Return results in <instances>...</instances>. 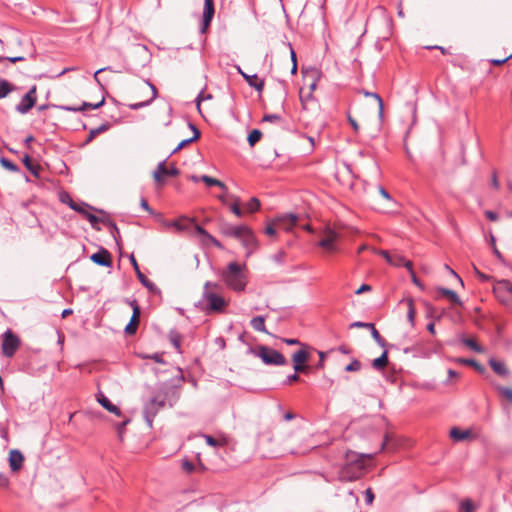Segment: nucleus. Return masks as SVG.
Wrapping results in <instances>:
<instances>
[{
    "label": "nucleus",
    "mask_w": 512,
    "mask_h": 512,
    "mask_svg": "<svg viewBox=\"0 0 512 512\" xmlns=\"http://www.w3.org/2000/svg\"><path fill=\"white\" fill-rule=\"evenodd\" d=\"M220 289L221 286L216 282L204 283L200 305L206 314L223 313L228 307L229 301L218 293Z\"/></svg>",
    "instance_id": "f257e3e1"
},
{
    "label": "nucleus",
    "mask_w": 512,
    "mask_h": 512,
    "mask_svg": "<svg viewBox=\"0 0 512 512\" xmlns=\"http://www.w3.org/2000/svg\"><path fill=\"white\" fill-rule=\"evenodd\" d=\"M347 462L338 471V480L341 482H353L360 479L366 472L362 455L354 452L347 453Z\"/></svg>",
    "instance_id": "f03ea898"
},
{
    "label": "nucleus",
    "mask_w": 512,
    "mask_h": 512,
    "mask_svg": "<svg viewBox=\"0 0 512 512\" xmlns=\"http://www.w3.org/2000/svg\"><path fill=\"white\" fill-rule=\"evenodd\" d=\"M221 278L227 288L235 292L244 291L247 285L245 265H241L237 262H230L227 267L222 270Z\"/></svg>",
    "instance_id": "7ed1b4c3"
},
{
    "label": "nucleus",
    "mask_w": 512,
    "mask_h": 512,
    "mask_svg": "<svg viewBox=\"0 0 512 512\" xmlns=\"http://www.w3.org/2000/svg\"><path fill=\"white\" fill-rule=\"evenodd\" d=\"M169 392L157 393L143 406V417L149 428L153 427V420L159 411L165 407Z\"/></svg>",
    "instance_id": "20e7f679"
},
{
    "label": "nucleus",
    "mask_w": 512,
    "mask_h": 512,
    "mask_svg": "<svg viewBox=\"0 0 512 512\" xmlns=\"http://www.w3.org/2000/svg\"><path fill=\"white\" fill-rule=\"evenodd\" d=\"M250 352L256 357L261 358L266 365L283 366L287 363L286 358L279 351L260 345L256 348H250Z\"/></svg>",
    "instance_id": "39448f33"
},
{
    "label": "nucleus",
    "mask_w": 512,
    "mask_h": 512,
    "mask_svg": "<svg viewBox=\"0 0 512 512\" xmlns=\"http://www.w3.org/2000/svg\"><path fill=\"white\" fill-rule=\"evenodd\" d=\"M493 292L501 303L512 310V283L509 280L497 281L493 286Z\"/></svg>",
    "instance_id": "423d86ee"
},
{
    "label": "nucleus",
    "mask_w": 512,
    "mask_h": 512,
    "mask_svg": "<svg viewBox=\"0 0 512 512\" xmlns=\"http://www.w3.org/2000/svg\"><path fill=\"white\" fill-rule=\"evenodd\" d=\"M19 346H20L19 337L16 334H14L10 329L6 330L3 334V341H2L3 354L6 357L11 358L15 355Z\"/></svg>",
    "instance_id": "0eeeda50"
},
{
    "label": "nucleus",
    "mask_w": 512,
    "mask_h": 512,
    "mask_svg": "<svg viewBox=\"0 0 512 512\" xmlns=\"http://www.w3.org/2000/svg\"><path fill=\"white\" fill-rule=\"evenodd\" d=\"M37 101L36 86H32L29 91L22 97L20 102L16 105V111L21 114H26L35 105Z\"/></svg>",
    "instance_id": "6e6552de"
},
{
    "label": "nucleus",
    "mask_w": 512,
    "mask_h": 512,
    "mask_svg": "<svg viewBox=\"0 0 512 512\" xmlns=\"http://www.w3.org/2000/svg\"><path fill=\"white\" fill-rule=\"evenodd\" d=\"M72 210L81 214L84 218H86L93 229L99 231L101 228L99 227L100 218L90 212V210H95L92 206L85 202H81L79 207L72 206Z\"/></svg>",
    "instance_id": "1a4fd4ad"
},
{
    "label": "nucleus",
    "mask_w": 512,
    "mask_h": 512,
    "mask_svg": "<svg viewBox=\"0 0 512 512\" xmlns=\"http://www.w3.org/2000/svg\"><path fill=\"white\" fill-rule=\"evenodd\" d=\"M180 174L179 169L176 166L167 167L165 161L160 162L154 171V179L157 183L164 182V176L176 177Z\"/></svg>",
    "instance_id": "9d476101"
},
{
    "label": "nucleus",
    "mask_w": 512,
    "mask_h": 512,
    "mask_svg": "<svg viewBox=\"0 0 512 512\" xmlns=\"http://www.w3.org/2000/svg\"><path fill=\"white\" fill-rule=\"evenodd\" d=\"M130 306L132 307L133 314L131 316V319L129 323L126 325L124 332L127 335H133L136 333L138 325H139V318L141 314V309L136 300H132L129 302Z\"/></svg>",
    "instance_id": "9b49d317"
},
{
    "label": "nucleus",
    "mask_w": 512,
    "mask_h": 512,
    "mask_svg": "<svg viewBox=\"0 0 512 512\" xmlns=\"http://www.w3.org/2000/svg\"><path fill=\"white\" fill-rule=\"evenodd\" d=\"M215 13L214 1L213 0H204V9L202 15V24L200 27V32L204 34L208 27L210 26L213 16Z\"/></svg>",
    "instance_id": "f8f14e48"
},
{
    "label": "nucleus",
    "mask_w": 512,
    "mask_h": 512,
    "mask_svg": "<svg viewBox=\"0 0 512 512\" xmlns=\"http://www.w3.org/2000/svg\"><path fill=\"white\" fill-rule=\"evenodd\" d=\"M129 260L135 270V273H136L137 278L140 281V283L151 292H159V289L157 288V286L152 281H150L143 274V272L140 271L139 265H138L136 258L133 254L130 255Z\"/></svg>",
    "instance_id": "ddd939ff"
},
{
    "label": "nucleus",
    "mask_w": 512,
    "mask_h": 512,
    "mask_svg": "<svg viewBox=\"0 0 512 512\" xmlns=\"http://www.w3.org/2000/svg\"><path fill=\"white\" fill-rule=\"evenodd\" d=\"M298 222V215L294 213H285L282 215H279L275 219V223L277 226L281 229H284L286 231L292 230L294 226H296Z\"/></svg>",
    "instance_id": "4468645a"
},
{
    "label": "nucleus",
    "mask_w": 512,
    "mask_h": 512,
    "mask_svg": "<svg viewBox=\"0 0 512 512\" xmlns=\"http://www.w3.org/2000/svg\"><path fill=\"white\" fill-rule=\"evenodd\" d=\"M92 262L99 266L103 267H111L112 266V257L110 252L101 247L96 253L90 256Z\"/></svg>",
    "instance_id": "2eb2a0df"
},
{
    "label": "nucleus",
    "mask_w": 512,
    "mask_h": 512,
    "mask_svg": "<svg viewBox=\"0 0 512 512\" xmlns=\"http://www.w3.org/2000/svg\"><path fill=\"white\" fill-rule=\"evenodd\" d=\"M309 359V353L304 350L300 349L296 351L292 355V361L294 363L293 368L295 372H304L307 370V366L304 365L305 362H307Z\"/></svg>",
    "instance_id": "dca6fc26"
},
{
    "label": "nucleus",
    "mask_w": 512,
    "mask_h": 512,
    "mask_svg": "<svg viewBox=\"0 0 512 512\" xmlns=\"http://www.w3.org/2000/svg\"><path fill=\"white\" fill-rule=\"evenodd\" d=\"M105 103V98L102 97V99L95 104L89 103V102H83L81 106H68V105H56L55 107L63 110V111H71V112H80L84 111L86 109H98L101 106H103Z\"/></svg>",
    "instance_id": "f3484780"
},
{
    "label": "nucleus",
    "mask_w": 512,
    "mask_h": 512,
    "mask_svg": "<svg viewBox=\"0 0 512 512\" xmlns=\"http://www.w3.org/2000/svg\"><path fill=\"white\" fill-rule=\"evenodd\" d=\"M304 78L308 83V91L312 93L316 90L318 81L321 78V72L317 68H310L304 72Z\"/></svg>",
    "instance_id": "a211bd4d"
},
{
    "label": "nucleus",
    "mask_w": 512,
    "mask_h": 512,
    "mask_svg": "<svg viewBox=\"0 0 512 512\" xmlns=\"http://www.w3.org/2000/svg\"><path fill=\"white\" fill-rule=\"evenodd\" d=\"M238 72L241 76L246 80L248 85L254 88L258 92H262L265 86V81L263 79H258L257 74L249 75L242 71L240 67H238Z\"/></svg>",
    "instance_id": "6ab92c4d"
},
{
    "label": "nucleus",
    "mask_w": 512,
    "mask_h": 512,
    "mask_svg": "<svg viewBox=\"0 0 512 512\" xmlns=\"http://www.w3.org/2000/svg\"><path fill=\"white\" fill-rule=\"evenodd\" d=\"M8 461H9V466H10L11 470L13 472H17L23 466L24 456L21 453V451H19L17 449H13L9 453Z\"/></svg>",
    "instance_id": "aec40b11"
},
{
    "label": "nucleus",
    "mask_w": 512,
    "mask_h": 512,
    "mask_svg": "<svg viewBox=\"0 0 512 512\" xmlns=\"http://www.w3.org/2000/svg\"><path fill=\"white\" fill-rule=\"evenodd\" d=\"M488 363H489V366L491 367V369L497 375L504 377V378H507L510 376V374H511L510 370L508 369V367L506 366V364L503 361L497 360L495 358H490Z\"/></svg>",
    "instance_id": "412c9836"
},
{
    "label": "nucleus",
    "mask_w": 512,
    "mask_h": 512,
    "mask_svg": "<svg viewBox=\"0 0 512 512\" xmlns=\"http://www.w3.org/2000/svg\"><path fill=\"white\" fill-rule=\"evenodd\" d=\"M337 234L333 231H329L328 235L324 238H322L318 245L324 249H326L329 252H336L337 247L335 245V241L337 240Z\"/></svg>",
    "instance_id": "4be33fe9"
},
{
    "label": "nucleus",
    "mask_w": 512,
    "mask_h": 512,
    "mask_svg": "<svg viewBox=\"0 0 512 512\" xmlns=\"http://www.w3.org/2000/svg\"><path fill=\"white\" fill-rule=\"evenodd\" d=\"M97 401L107 411H109L117 416L121 415L120 409L116 405H114L102 392H99L97 394Z\"/></svg>",
    "instance_id": "5701e85b"
},
{
    "label": "nucleus",
    "mask_w": 512,
    "mask_h": 512,
    "mask_svg": "<svg viewBox=\"0 0 512 512\" xmlns=\"http://www.w3.org/2000/svg\"><path fill=\"white\" fill-rule=\"evenodd\" d=\"M247 225H226L223 228V233L226 236L233 237L239 240L240 237L243 236V233L246 231Z\"/></svg>",
    "instance_id": "b1692460"
},
{
    "label": "nucleus",
    "mask_w": 512,
    "mask_h": 512,
    "mask_svg": "<svg viewBox=\"0 0 512 512\" xmlns=\"http://www.w3.org/2000/svg\"><path fill=\"white\" fill-rule=\"evenodd\" d=\"M164 392H169V395L166 399V403H168L170 407H173L180 398V392H179L178 388L175 386L163 387L158 391V393H164Z\"/></svg>",
    "instance_id": "393cba45"
},
{
    "label": "nucleus",
    "mask_w": 512,
    "mask_h": 512,
    "mask_svg": "<svg viewBox=\"0 0 512 512\" xmlns=\"http://www.w3.org/2000/svg\"><path fill=\"white\" fill-rule=\"evenodd\" d=\"M389 264L395 267L404 266L409 272H412V262L405 259V257H403L402 255H392L391 259H389Z\"/></svg>",
    "instance_id": "a878e982"
},
{
    "label": "nucleus",
    "mask_w": 512,
    "mask_h": 512,
    "mask_svg": "<svg viewBox=\"0 0 512 512\" xmlns=\"http://www.w3.org/2000/svg\"><path fill=\"white\" fill-rule=\"evenodd\" d=\"M189 127L193 130V136L191 138H188V139H184L182 140L178 146L172 151V154L180 151L181 149H183L186 145L196 141L197 139H199L200 137V131L196 128V126L192 123H189Z\"/></svg>",
    "instance_id": "bb28decb"
},
{
    "label": "nucleus",
    "mask_w": 512,
    "mask_h": 512,
    "mask_svg": "<svg viewBox=\"0 0 512 512\" xmlns=\"http://www.w3.org/2000/svg\"><path fill=\"white\" fill-rule=\"evenodd\" d=\"M239 240L247 249H252L256 245L255 235L248 226L246 227V231L243 233V236L240 237Z\"/></svg>",
    "instance_id": "cd10ccee"
},
{
    "label": "nucleus",
    "mask_w": 512,
    "mask_h": 512,
    "mask_svg": "<svg viewBox=\"0 0 512 512\" xmlns=\"http://www.w3.org/2000/svg\"><path fill=\"white\" fill-rule=\"evenodd\" d=\"M450 437L455 441H464L473 438V435L470 430H461L458 427H454L450 430Z\"/></svg>",
    "instance_id": "c85d7f7f"
},
{
    "label": "nucleus",
    "mask_w": 512,
    "mask_h": 512,
    "mask_svg": "<svg viewBox=\"0 0 512 512\" xmlns=\"http://www.w3.org/2000/svg\"><path fill=\"white\" fill-rule=\"evenodd\" d=\"M437 291L442 296L447 297L452 303H454L456 305H459V306H462L463 303H462L461 299L459 298L457 293L454 292L453 290L448 289V288L439 287V288H437Z\"/></svg>",
    "instance_id": "c756f323"
},
{
    "label": "nucleus",
    "mask_w": 512,
    "mask_h": 512,
    "mask_svg": "<svg viewBox=\"0 0 512 512\" xmlns=\"http://www.w3.org/2000/svg\"><path fill=\"white\" fill-rule=\"evenodd\" d=\"M231 203H228V207L231 210L233 214H235L237 217L243 216V210L241 209V200L238 196H230Z\"/></svg>",
    "instance_id": "7c9ffc66"
},
{
    "label": "nucleus",
    "mask_w": 512,
    "mask_h": 512,
    "mask_svg": "<svg viewBox=\"0 0 512 512\" xmlns=\"http://www.w3.org/2000/svg\"><path fill=\"white\" fill-rule=\"evenodd\" d=\"M109 128H110L109 123H103L99 127L91 129L89 131V135L85 141V144L92 142L97 135H99L100 133L106 132Z\"/></svg>",
    "instance_id": "2f4dec72"
},
{
    "label": "nucleus",
    "mask_w": 512,
    "mask_h": 512,
    "mask_svg": "<svg viewBox=\"0 0 512 512\" xmlns=\"http://www.w3.org/2000/svg\"><path fill=\"white\" fill-rule=\"evenodd\" d=\"M251 327L258 331V332H264L267 333L266 327H265V318L263 316H256L251 319L250 321Z\"/></svg>",
    "instance_id": "473e14b6"
},
{
    "label": "nucleus",
    "mask_w": 512,
    "mask_h": 512,
    "mask_svg": "<svg viewBox=\"0 0 512 512\" xmlns=\"http://www.w3.org/2000/svg\"><path fill=\"white\" fill-rule=\"evenodd\" d=\"M299 97L302 104V107L304 109L307 108L308 104L310 102L315 101V98L313 96V93L311 91H306L305 88H301L299 91Z\"/></svg>",
    "instance_id": "72a5a7b5"
},
{
    "label": "nucleus",
    "mask_w": 512,
    "mask_h": 512,
    "mask_svg": "<svg viewBox=\"0 0 512 512\" xmlns=\"http://www.w3.org/2000/svg\"><path fill=\"white\" fill-rule=\"evenodd\" d=\"M388 365V354L384 351L380 357L376 358L372 362V367L376 370H383Z\"/></svg>",
    "instance_id": "f704fd0d"
},
{
    "label": "nucleus",
    "mask_w": 512,
    "mask_h": 512,
    "mask_svg": "<svg viewBox=\"0 0 512 512\" xmlns=\"http://www.w3.org/2000/svg\"><path fill=\"white\" fill-rule=\"evenodd\" d=\"M201 181H203L207 186H218L222 190H227V186L222 181L212 178L208 175H202Z\"/></svg>",
    "instance_id": "c9c22d12"
},
{
    "label": "nucleus",
    "mask_w": 512,
    "mask_h": 512,
    "mask_svg": "<svg viewBox=\"0 0 512 512\" xmlns=\"http://www.w3.org/2000/svg\"><path fill=\"white\" fill-rule=\"evenodd\" d=\"M461 342L476 353H483L484 349L474 339L463 337Z\"/></svg>",
    "instance_id": "e433bc0d"
},
{
    "label": "nucleus",
    "mask_w": 512,
    "mask_h": 512,
    "mask_svg": "<svg viewBox=\"0 0 512 512\" xmlns=\"http://www.w3.org/2000/svg\"><path fill=\"white\" fill-rule=\"evenodd\" d=\"M378 191H379L380 195L391 204V207L389 208V210H391V211L394 210L395 207L397 206V202L393 199V197L389 194V192L382 186H379Z\"/></svg>",
    "instance_id": "4c0bfd02"
},
{
    "label": "nucleus",
    "mask_w": 512,
    "mask_h": 512,
    "mask_svg": "<svg viewBox=\"0 0 512 512\" xmlns=\"http://www.w3.org/2000/svg\"><path fill=\"white\" fill-rule=\"evenodd\" d=\"M495 389L504 398H506L509 402L512 403V388L505 387V386H502V385H495Z\"/></svg>",
    "instance_id": "58836bf2"
},
{
    "label": "nucleus",
    "mask_w": 512,
    "mask_h": 512,
    "mask_svg": "<svg viewBox=\"0 0 512 512\" xmlns=\"http://www.w3.org/2000/svg\"><path fill=\"white\" fill-rule=\"evenodd\" d=\"M260 201L256 197H252L247 203H246V210L249 213H254L260 209Z\"/></svg>",
    "instance_id": "ea45409f"
},
{
    "label": "nucleus",
    "mask_w": 512,
    "mask_h": 512,
    "mask_svg": "<svg viewBox=\"0 0 512 512\" xmlns=\"http://www.w3.org/2000/svg\"><path fill=\"white\" fill-rule=\"evenodd\" d=\"M13 86L7 80L0 81V99L6 97L12 90Z\"/></svg>",
    "instance_id": "a19ab883"
},
{
    "label": "nucleus",
    "mask_w": 512,
    "mask_h": 512,
    "mask_svg": "<svg viewBox=\"0 0 512 512\" xmlns=\"http://www.w3.org/2000/svg\"><path fill=\"white\" fill-rule=\"evenodd\" d=\"M262 137V132L258 129H253L248 135V143L250 146H254Z\"/></svg>",
    "instance_id": "79ce46f5"
},
{
    "label": "nucleus",
    "mask_w": 512,
    "mask_h": 512,
    "mask_svg": "<svg viewBox=\"0 0 512 512\" xmlns=\"http://www.w3.org/2000/svg\"><path fill=\"white\" fill-rule=\"evenodd\" d=\"M0 163L4 168L11 172H18L20 170L18 165H16L15 163H13L12 161L5 157L0 158Z\"/></svg>",
    "instance_id": "37998d69"
},
{
    "label": "nucleus",
    "mask_w": 512,
    "mask_h": 512,
    "mask_svg": "<svg viewBox=\"0 0 512 512\" xmlns=\"http://www.w3.org/2000/svg\"><path fill=\"white\" fill-rule=\"evenodd\" d=\"M370 330H371V336L377 342V344L381 347H385L386 340L380 335V333L378 332V330L375 328L374 325L371 327Z\"/></svg>",
    "instance_id": "c03bdc74"
},
{
    "label": "nucleus",
    "mask_w": 512,
    "mask_h": 512,
    "mask_svg": "<svg viewBox=\"0 0 512 512\" xmlns=\"http://www.w3.org/2000/svg\"><path fill=\"white\" fill-rule=\"evenodd\" d=\"M461 363L463 364H466V365H469V366H472L474 369H476L478 372L482 373L485 371V368L483 365H481L480 363H478L476 360L474 359H460L459 360Z\"/></svg>",
    "instance_id": "a18cd8bd"
},
{
    "label": "nucleus",
    "mask_w": 512,
    "mask_h": 512,
    "mask_svg": "<svg viewBox=\"0 0 512 512\" xmlns=\"http://www.w3.org/2000/svg\"><path fill=\"white\" fill-rule=\"evenodd\" d=\"M364 95L367 97H373L378 102L379 115L382 116L383 115V100H382L381 96L375 92H365Z\"/></svg>",
    "instance_id": "49530a36"
},
{
    "label": "nucleus",
    "mask_w": 512,
    "mask_h": 512,
    "mask_svg": "<svg viewBox=\"0 0 512 512\" xmlns=\"http://www.w3.org/2000/svg\"><path fill=\"white\" fill-rule=\"evenodd\" d=\"M170 341L176 349H178V350L180 349L181 336L178 332H175V331L170 332Z\"/></svg>",
    "instance_id": "de8ad7c7"
},
{
    "label": "nucleus",
    "mask_w": 512,
    "mask_h": 512,
    "mask_svg": "<svg viewBox=\"0 0 512 512\" xmlns=\"http://www.w3.org/2000/svg\"><path fill=\"white\" fill-rule=\"evenodd\" d=\"M23 163L25 167L34 175L38 174L37 167L32 164L31 158L28 155H25L23 158Z\"/></svg>",
    "instance_id": "09e8293b"
},
{
    "label": "nucleus",
    "mask_w": 512,
    "mask_h": 512,
    "mask_svg": "<svg viewBox=\"0 0 512 512\" xmlns=\"http://www.w3.org/2000/svg\"><path fill=\"white\" fill-rule=\"evenodd\" d=\"M361 362L357 359L352 360L346 367L345 371L347 372H356L361 369Z\"/></svg>",
    "instance_id": "8fccbe9b"
},
{
    "label": "nucleus",
    "mask_w": 512,
    "mask_h": 512,
    "mask_svg": "<svg viewBox=\"0 0 512 512\" xmlns=\"http://www.w3.org/2000/svg\"><path fill=\"white\" fill-rule=\"evenodd\" d=\"M415 314H416V312H415V308H414V305H413V301L410 299L408 301L407 317H408V320L411 323V325H414Z\"/></svg>",
    "instance_id": "3c124183"
},
{
    "label": "nucleus",
    "mask_w": 512,
    "mask_h": 512,
    "mask_svg": "<svg viewBox=\"0 0 512 512\" xmlns=\"http://www.w3.org/2000/svg\"><path fill=\"white\" fill-rule=\"evenodd\" d=\"M103 222H104L107 226H109V227L111 228V233H112V235H113V237H114L115 241L117 242V241H118V240H117V237H119V236H120V232H119V229H118L117 225H116L114 222L109 221V220H107V221H103Z\"/></svg>",
    "instance_id": "603ef678"
},
{
    "label": "nucleus",
    "mask_w": 512,
    "mask_h": 512,
    "mask_svg": "<svg viewBox=\"0 0 512 512\" xmlns=\"http://www.w3.org/2000/svg\"><path fill=\"white\" fill-rule=\"evenodd\" d=\"M262 120L265 122L280 123L282 121V117L278 114H266Z\"/></svg>",
    "instance_id": "864d4df0"
},
{
    "label": "nucleus",
    "mask_w": 512,
    "mask_h": 512,
    "mask_svg": "<svg viewBox=\"0 0 512 512\" xmlns=\"http://www.w3.org/2000/svg\"><path fill=\"white\" fill-rule=\"evenodd\" d=\"M474 508V504L470 499H466L461 503V510L463 512H473Z\"/></svg>",
    "instance_id": "5fc2aeb1"
},
{
    "label": "nucleus",
    "mask_w": 512,
    "mask_h": 512,
    "mask_svg": "<svg viewBox=\"0 0 512 512\" xmlns=\"http://www.w3.org/2000/svg\"><path fill=\"white\" fill-rule=\"evenodd\" d=\"M150 104H151V100H145V101H141L138 103L129 104L128 107L131 110H138V109L144 108L146 106H149Z\"/></svg>",
    "instance_id": "6e6d98bb"
},
{
    "label": "nucleus",
    "mask_w": 512,
    "mask_h": 512,
    "mask_svg": "<svg viewBox=\"0 0 512 512\" xmlns=\"http://www.w3.org/2000/svg\"><path fill=\"white\" fill-rule=\"evenodd\" d=\"M203 438L205 439L206 443L209 446L218 447L221 445L220 442L217 439H215L214 437H212L211 435L204 434Z\"/></svg>",
    "instance_id": "4d7b16f0"
},
{
    "label": "nucleus",
    "mask_w": 512,
    "mask_h": 512,
    "mask_svg": "<svg viewBox=\"0 0 512 512\" xmlns=\"http://www.w3.org/2000/svg\"><path fill=\"white\" fill-rule=\"evenodd\" d=\"M146 84L150 88L151 93H152L151 97L148 99V100H151V103H152L158 96V90H157L156 86L153 83H151L149 80L146 81Z\"/></svg>",
    "instance_id": "13d9d810"
},
{
    "label": "nucleus",
    "mask_w": 512,
    "mask_h": 512,
    "mask_svg": "<svg viewBox=\"0 0 512 512\" xmlns=\"http://www.w3.org/2000/svg\"><path fill=\"white\" fill-rule=\"evenodd\" d=\"M373 325H374L373 323L356 321V322H353V323L350 324V328H367V329H371V327Z\"/></svg>",
    "instance_id": "bf43d9fd"
},
{
    "label": "nucleus",
    "mask_w": 512,
    "mask_h": 512,
    "mask_svg": "<svg viewBox=\"0 0 512 512\" xmlns=\"http://www.w3.org/2000/svg\"><path fill=\"white\" fill-rule=\"evenodd\" d=\"M364 494H365V502H366V504H367V505H372V503H373V501H374V498H375V496H374V493H373L372 489H371V488H367V489L365 490V493H364Z\"/></svg>",
    "instance_id": "052dcab7"
},
{
    "label": "nucleus",
    "mask_w": 512,
    "mask_h": 512,
    "mask_svg": "<svg viewBox=\"0 0 512 512\" xmlns=\"http://www.w3.org/2000/svg\"><path fill=\"white\" fill-rule=\"evenodd\" d=\"M230 196L231 195L227 193V190H223V193L217 198L223 205H228L229 201H231Z\"/></svg>",
    "instance_id": "680f3d73"
},
{
    "label": "nucleus",
    "mask_w": 512,
    "mask_h": 512,
    "mask_svg": "<svg viewBox=\"0 0 512 512\" xmlns=\"http://www.w3.org/2000/svg\"><path fill=\"white\" fill-rule=\"evenodd\" d=\"M212 98V95L211 94H205L204 91H201L197 98H196V101H197V107L198 109L200 108V102L203 101V100H207V99H211Z\"/></svg>",
    "instance_id": "e2e57ef3"
},
{
    "label": "nucleus",
    "mask_w": 512,
    "mask_h": 512,
    "mask_svg": "<svg viewBox=\"0 0 512 512\" xmlns=\"http://www.w3.org/2000/svg\"><path fill=\"white\" fill-rule=\"evenodd\" d=\"M182 468L184 471L188 472V473H191L194 471V464L188 460H184L182 462Z\"/></svg>",
    "instance_id": "0e129e2a"
},
{
    "label": "nucleus",
    "mask_w": 512,
    "mask_h": 512,
    "mask_svg": "<svg viewBox=\"0 0 512 512\" xmlns=\"http://www.w3.org/2000/svg\"><path fill=\"white\" fill-rule=\"evenodd\" d=\"M204 242L211 243L213 246H215L217 248H222V244L211 234L206 238V240Z\"/></svg>",
    "instance_id": "69168bd1"
},
{
    "label": "nucleus",
    "mask_w": 512,
    "mask_h": 512,
    "mask_svg": "<svg viewBox=\"0 0 512 512\" xmlns=\"http://www.w3.org/2000/svg\"><path fill=\"white\" fill-rule=\"evenodd\" d=\"M195 229L197 233L203 237V241H205L206 238L210 235L203 227L198 224L195 225Z\"/></svg>",
    "instance_id": "338daca9"
},
{
    "label": "nucleus",
    "mask_w": 512,
    "mask_h": 512,
    "mask_svg": "<svg viewBox=\"0 0 512 512\" xmlns=\"http://www.w3.org/2000/svg\"><path fill=\"white\" fill-rule=\"evenodd\" d=\"M9 478L4 474L0 472V487L6 488L9 486Z\"/></svg>",
    "instance_id": "774afa93"
}]
</instances>
